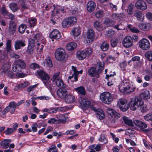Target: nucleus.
<instances>
[{
  "label": "nucleus",
  "instance_id": "nucleus-1",
  "mask_svg": "<svg viewBox=\"0 0 152 152\" xmlns=\"http://www.w3.org/2000/svg\"><path fill=\"white\" fill-rule=\"evenodd\" d=\"M37 75H38L45 86L48 88L51 86L50 81V77L44 71L42 70L37 71L36 72Z\"/></svg>",
  "mask_w": 152,
  "mask_h": 152
},
{
  "label": "nucleus",
  "instance_id": "nucleus-2",
  "mask_svg": "<svg viewBox=\"0 0 152 152\" xmlns=\"http://www.w3.org/2000/svg\"><path fill=\"white\" fill-rule=\"evenodd\" d=\"M99 66L96 68L92 67L88 69V72L89 75L92 77L96 76L97 78L99 77V74L101 73L104 69V65L99 63Z\"/></svg>",
  "mask_w": 152,
  "mask_h": 152
},
{
  "label": "nucleus",
  "instance_id": "nucleus-3",
  "mask_svg": "<svg viewBox=\"0 0 152 152\" xmlns=\"http://www.w3.org/2000/svg\"><path fill=\"white\" fill-rule=\"evenodd\" d=\"M128 83L126 82V80L123 81L121 83V86H119V90L121 92L124 94L129 93L133 92L135 88L133 86H130L128 85Z\"/></svg>",
  "mask_w": 152,
  "mask_h": 152
},
{
  "label": "nucleus",
  "instance_id": "nucleus-4",
  "mask_svg": "<svg viewBox=\"0 0 152 152\" xmlns=\"http://www.w3.org/2000/svg\"><path fill=\"white\" fill-rule=\"evenodd\" d=\"M101 100L104 103L110 104L113 100V96L111 94L108 92L102 93L100 96Z\"/></svg>",
  "mask_w": 152,
  "mask_h": 152
},
{
  "label": "nucleus",
  "instance_id": "nucleus-5",
  "mask_svg": "<svg viewBox=\"0 0 152 152\" xmlns=\"http://www.w3.org/2000/svg\"><path fill=\"white\" fill-rule=\"evenodd\" d=\"M66 56L65 51L62 48H58L55 53L56 58L58 61L64 60Z\"/></svg>",
  "mask_w": 152,
  "mask_h": 152
},
{
  "label": "nucleus",
  "instance_id": "nucleus-6",
  "mask_svg": "<svg viewBox=\"0 0 152 152\" xmlns=\"http://www.w3.org/2000/svg\"><path fill=\"white\" fill-rule=\"evenodd\" d=\"M133 124L145 133L148 132L150 131L148 129H144L147 127V125L146 124L140 120H134L133 121Z\"/></svg>",
  "mask_w": 152,
  "mask_h": 152
},
{
  "label": "nucleus",
  "instance_id": "nucleus-7",
  "mask_svg": "<svg viewBox=\"0 0 152 152\" xmlns=\"http://www.w3.org/2000/svg\"><path fill=\"white\" fill-rule=\"evenodd\" d=\"M139 45L140 48L143 50H147L150 47L149 41L145 39H143L140 40L139 42Z\"/></svg>",
  "mask_w": 152,
  "mask_h": 152
},
{
  "label": "nucleus",
  "instance_id": "nucleus-8",
  "mask_svg": "<svg viewBox=\"0 0 152 152\" xmlns=\"http://www.w3.org/2000/svg\"><path fill=\"white\" fill-rule=\"evenodd\" d=\"M80 106L83 109L85 110L88 108L91 104L89 100L80 97L79 99Z\"/></svg>",
  "mask_w": 152,
  "mask_h": 152
},
{
  "label": "nucleus",
  "instance_id": "nucleus-9",
  "mask_svg": "<svg viewBox=\"0 0 152 152\" xmlns=\"http://www.w3.org/2000/svg\"><path fill=\"white\" fill-rule=\"evenodd\" d=\"M118 106L121 110L123 112L126 111L128 109L129 106L127 103V101L124 99H121L119 100Z\"/></svg>",
  "mask_w": 152,
  "mask_h": 152
},
{
  "label": "nucleus",
  "instance_id": "nucleus-10",
  "mask_svg": "<svg viewBox=\"0 0 152 152\" xmlns=\"http://www.w3.org/2000/svg\"><path fill=\"white\" fill-rule=\"evenodd\" d=\"M49 37L52 39V41L53 42L54 39H58L61 38V36L59 30L54 29L50 33Z\"/></svg>",
  "mask_w": 152,
  "mask_h": 152
},
{
  "label": "nucleus",
  "instance_id": "nucleus-11",
  "mask_svg": "<svg viewBox=\"0 0 152 152\" xmlns=\"http://www.w3.org/2000/svg\"><path fill=\"white\" fill-rule=\"evenodd\" d=\"M122 44L125 47L129 48L132 46L133 44V39L130 36H126L124 39Z\"/></svg>",
  "mask_w": 152,
  "mask_h": 152
},
{
  "label": "nucleus",
  "instance_id": "nucleus-12",
  "mask_svg": "<svg viewBox=\"0 0 152 152\" xmlns=\"http://www.w3.org/2000/svg\"><path fill=\"white\" fill-rule=\"evenodd\" d=\"M95 33L92 29H88L86 34V41L88 43L91 44L93 41Z\"/></svg>",
  "mask_w": 152,
  "mask_h": 152
},
{
  "label": "nucleus",
  "instance_id": "nucleus-13",
  "mask_svg": "<svg viewBox=\"0 0 152 152\" xmlns=\"http://www.w3.org/2000/svg\"><path fill=\"white\" fill-rule=\"evenodd\" d=\"M135 6L137 9L142 10H145L147 8L146 3L143 0H138L135 3Z\"/></svg>",
  "mask_w": 152,
  "mask_h": 152
},
{
  "label": "nucleus",
  "instance_id": "nucleus-14",
  "mask_svg": "<svg viewBox=\"0 0 152 152\" xmlns=\"http://www.w3.org/2000/svg\"><path fill=\"white\" fill-rule=\"evenodd\" d=\"M68 88H60L57 90V93L58 95L61 98H65L68 94L67 90H69Z\"/></svg>",
  "mask_w": 152,
  "mask_h": 152
},
{
  "label": "nucleus",
  "instance_id": "nucleus-15",
  "mask_svg": "<svg viewBox=\"0 0 152 152\" xmlns=\"http://www.w3.org/2000/svg\"><path fill=\"white\" fill-rule=\"evenodd\" d=\"M96 7V3L92 1H88L86 5L87 11L89 12H91L95 10Z\"/></svg>",
  "mask_w": 152,
  "mask_h": 152
},
{
  "label": "nucleus",
  "instance_id": "nucleus-16",
  "mask_svg": "<svg viewBox=\"0 0 152 152\" xmlns=\"http://www.w3.org/2000/svg\"><path fill=\"white\" fill-rule=\"evenodd\" d=\"M93 110L96 112V116L97 118L100 120L104 119L105 115L102 110L100 109L96 110L95 107L93 108Z\"/></svg>",
  "mask_w": 152,
  "mask_h": 152
},
{
  "label": "nucleus",
  "instance_id": "nucleus-17",
  "mask_svg": "<svg viewBox=\"0 0 152 152\" xmlns=\"http://www.w3.org/2000/svg\"><path fill=\"white\" fill-rule=\"evenodd\" d=\"M16 29V25L13 21H10L9 28V31L11 35H13L15 32Z\"/></svg>",
  "mask_w": 152,
  "mask_h": 152
},
{
  "label": "nucleus",
  "instance_id": "nucleus-18",
  "mask_svg": "<svg viewBox=\"0 0 152 152\" xmlns=\"http://www.w3.org/2000/svg\"><path fill=\"white\" fill-rule=\"evenodd\" d=\"M134 16L136 17L137 20L139 21H142L144 18V15L142 12L139 10H136L134 13Z\"/></svg>",
  "mask_w": 152,
  "mask_h": 152
},
{
  "label": "nucleus",
  "instance_id": "nucleus-19",
  "mask_svg": "<svg viewBox=\"0 0 152 152\" xmlns=\"http://www.w3.org/2000/svg\"><path fill=\"white\" fill-rule=\"evenodd\" d=\"M107 112L112 117L118 118L120 117V114L115 110L109 108L107 110Z\"/></svg>",
  "mask_w": 152,
  "mask_h": 152
},
{
  "label": "nucleus",
  "instance_id": "nucleus-20",
  "mask_svg": "<svg viewBox=\"0 0 152 152\" xmlns=\"http://www.w3.org/2000/svg\"><path fill=\"white\" fill-rule=\"evenodd\" d=\"M68 117L62 114L59 115L57 117V123L60 124L62 123L65 124L66 122V120L68 119Z\"/></svg>",
  "mask_w": 152,
  "mask_h": 152
},
{
  "label": "nucleus",
  "instance_id": "nucleus-21",
  "mask_svg": "<svg viewBox=\"0 0 152 152\" xmlns=\"http://www.w3.org/2000/svg\"><path fill=\"white\" fill-rule=\"evenodd\" d=\"M11 142L12 140L11 139H4L3 141L0 142V145L2 148L4 149H6L8 148L10 143Z\"/></svg>",
  "mask_w": 152,
  "mask_h": 152
},
{
  "label": "nucleus",
  "instance_id": "nucleus-22",
  "mask_svg": "<svg viewBox=\"0 0 152 152\" xmlns=\"http://www.w3.org/2000/svg\"><path fill=\"white\" fill-rule=\"evenodd\" d=\"M26 45L25 42L23 40H18L15 42L14 45L15 50L19 49L21 47Z\"/></svg>",
  "mask_w": 152,
  "mask_h": 152
},
{
  "label": "nucleus",
  "instance_id": "nucleus-23",
  "mask_svg": "<svg viewBox=\"0 0 152 152\" xmlns=\"http://www.w3.org/2000/svg\"><path fill=\"white\" fill-rule=\"evenodd\" d=\"M77 57L80 60H82L85 58L86 57V52L84 50L78 51L76 53Z\"/></svg>",
  "mask_w": 152,
  "mask_h": 152
},
{
  "label": "nucleus",
  "instance_id": "nucleus-24",
  "mask_svg": "<svg viewBox=\"0 0 152 152\" xmlns=\"http://www.w3.org/2000/svg\"><path fill=\"white\" fill-rule=\"evenodd\" d=\"M56 86L62 88H66L67 85L65 84L61 78H58L55 81Z\"/></svg>",
  "mask_w": 152,
  "mask_h": 152
},
{
  "label": "nucleus",
  "instance_id": "nucleus-25",
  "mask_svg": "<svg viewBox=\"0 0 152 152\" xmlns=\"http://www.w3.org/2000/svg\"><path fill=\"white\" fill-rule=\"evenodd\" d=\"M129 106L132 110H135L137 109V106L135 98H133L132 99L129 103Z\"/></svg>",
  "mask_w": 152,
  "mask_h": 152
},
{
  "label": "nucleus",
  "instance_id": "nucleus-26",
  "mask_svg": "<svg viewBox=\"0 0 152 152\" xmlns=\"http://www.w3.org/2000/svg\"><path fill=\"white\" fill-rule=\"evenodd\" d=\"M77 46V45L75 42H72L67 44L66 48L69 51H72L74 50Z\"/></svg>",
  "mask_w": 152,
  "mask_h": 152
},
{
  "label": "nucleus",
  "instance_id": "nucleus-27",
  "mask_svg": "<svg viewBox=\"0 0 152 152\" xmlns=\"http://www.w3.org/2000/svg\"><path fill=\"white\" fill-rule=\"evenodd\" d=\"M75 90L80 94L82 95H85L86 94V91L85 88L83 86H80L75 88Z\"/></svg>",
  "mask_w": 152,
  "mask_h": 152
},
{
  "label": "nucleus",
  "instance_id": "nucleus-28",
  "mask_svg": "<svg viewBox=\"0 0 152 152\" xmlns=\"http://www.w3.org/2000/svg\"><path fill=\"white\" fill-rule=\"evenodd\" d=\"M75 97L72 94H67L65 98V101L68 103H72L75 101Z\"/></svg>",
  "mask_w": 152,
  "mask_h": 152
},
{
  "label": "nucleus",
  "instance_id": "nucleus-29",
  "mask_svg": "<svg viewBox=\"0 0 152 152\" xmlns=\"http://www.w3.org/2000/svg\"><path fill=\"white\" fill-rule=\"evenodd\" d=\"M140 97L142 99H149L150 95L149 91H146L140 94Z\"/></svg>",
  "mask_w": 152,
  "mask_h": 152
},
{
  "label": "nucleus",
  "instance_id": "nucleus-30",
  "mask_svg": "<svg viewBox=\"0 0 152 152\" xmlns=\"http://www.w3.org/2000/svg\"><path fill=\"white\" fill-rule=\"evenodd\" d=\"M150 26L149 23H140L138 25L139 28L141 30L143 31H147L149 29L148 27Z\"/></svg>",
  "mask_w": 152,
  "mask_h": 152
},
{
  "label": "nucleus",
  "instance_id": "nucleus-31",
  "mask_svg": "<svg viewBox=\"0 0 152 152\" xmlns=\"http://www.w3.org/2000/svg\"><path fill=\"white\" fill-rule=\"evenodd\" d=\"M67 18L70 27L75 24L77 21V18L75 17H69Z\"/></svg>",
  "mask_w": 152,
  "mask_h": 152
},
{
  "label": "nucleus",
  "instance_id": "nucleus-32",
  "mask_svg": "<svg viewBox=\"0 0 152 152\" xmlns=\"http://www.w3.org/2000/svg\"><path fill=\"white\" fill-rule=\"evenodd\" d=\"M109 47V44L106 42L104 41L101 44L100 48L102 51H106L107 50Z\"/></svg>",
  "mask_w": 152,
  "mask_h": 152
},
{
  "label": "nucleus",
  "instance_id": "nucleus-33",
  "mask_svg": "<svg viewBox=\"0 0 152 152\" xmlns=\"http://www.w3.org/2000/svg\"><path fill=\"white\" fill-rule=\"evenodd\" d=\"M80 29V28L79 27L74 28L72 31L73 35L74 37H77L79 36L81 33Z\"/></svg>",
  "mask_w": 152,
  "mask_h": 152
},
{
  "label": "nucleus",
  "instance_id": "nucleus-34",
  "mask_svg": "<svg viewBox=\"0 0 152 152\" xmlns=\"http://www.w3.org/2000/svg\"><path fill=\"white\" fill-rule=\"evenodd\" d=\"M12 68L13 71L16 72H20L21 70L19 65L16 62L12 65Z\"/></svg>",
  "mask_w": 152,
  "mask_h": 152
},
{
  "label": "nucleus",
  "instance_id": "nucleus-35",
  "mask_svg": "<svg viewBox=\"0 0 152 152\" xmlns=\"http://www.w3.org/2000/svg\"><path fill=\"white\" fill-rule=\"evenodd\" d=\"M134 7V5L132 3L128 5L127 8V12L129 15H132L133 13V9Z\"/></svg>",
  "mask_w": 152,
  "mask_h": 152
},
{
  "label": "nucleus",
  "instance_id": "nucleus-36",
  "mask_svg": "<svg viewBox=\"0 0 152 152\" xmlns=\"http://www.w3.org/2000/svg\"><path fill=\"white\" fill-rule=\"evenodd\" d=\"M9 108L12 107L13 108L11 111V113H13L15 111V110L16 108L15 107V103L14 102H11L9 104V105L7 107V109Z\"/></svg>",
  "mask_w": 152,
  "mask_h": 152
},
{
  "label": "nucleus",
  "instance_id": "nucleus-37",
  "mask_svg": "<svg viewBox=\"0 0 152 152\" xmlns=\"http://www.w3.org/2000/svg\"><path fill=\"white\" fill-rule=\"evenodd\" d=\"M28 22L31 27H34L37 24V20L36 18H31L29 19Z\"/></svg>",
  "mask_w": 152,
  "mask_h": 152
},
{
  "label": "nucleus",
  "instance_id": "nucleus-38",
  "mask_svg": "<svg viewBox=\"0 0 152 152\" xmlns=\"http://www.w3.org/2000/svg\"><path fill=\"white\" fill-rule=\"evenodd\" d=\"M123 120L125 123L126 124L131 126H133L132 121L128 118L126 116L124 117Z\"/></svg>",
  "mask_w": 152,
  "mask_h": 152
},
{
  "label": "nucleus",
  "instance_id": "nucleus-39",
  "mask_svg": "<svg viewBox=\"0 0 152 152\" xmlns=\"http://www.w3.org/2000/svg\"><path fill=\"white\" fill-rule=\"evenodd\" d=\"M79 74H72L71 76L68 77V79L71 80L72 82H76L78 80V77Z\"/></svg>",
  "mask_w": 152,
  "mask_h": 152
},
{
  "label": "nucleus",
  "instance_id": "nucleus-40",
  "mask_svg": "<svg viewBox=\"0 0 152 152\" xmlns=\"http://www.w3.org/2000/svg\"><path fill=\"white\" fill-rule=\"evenodd\" d=\"M16 62L19 65L21 69L26 68V64L23 61L21 60H18L16 61Z\"/></svg>",
  "mask_w": 152,
  "mask_h": 152
},
{
  "label": "nucleus",
  "instance_id": "nucleus-41",
  "mask_svg": "<svg viewBox=\"0 0 152 152\" xmlns=\"http://www.w3.org/2000/svg\"><path fill=\"white\" fill-rule=\"evenodd\" d=\"M10 9L14 12L17 11L19 8L17 4L15 3H11L9 5Z\"/></svg>",
  "mask_w": 152,
  "mask_h": 152
},
{
  "label": "nucleus",
  "instance_id": "nucleus-42",
  "mask_svg": "<svg viewBox=\"0 0 152 152\" xmlns=\"http://www.w3.org/2000/svg\"><path fill=\"white\" fill-rule=\"evenodd\" d=\"M27 28V26L24 24H21L18 27V31L21 34H23Z\"/></svg>",
  "mask_w": 152,
  "mask_h": 152
},
{
  "label": "nucleus",
  "instance_id": "nucleus-43",
  "mask_svg": "<svg viewBox=\"0 0 152 152\" xmlns=\"http://www.w3.org/2000/svg\"><path fill=\"white\" fill-rule=\"evenodd\" d=\"M145 56L149 61H152V51H148L145 53Z\"/></svg>",
  "mask_w": 152,
  "mask_h": 152
},
{
  "label": "nucleus",
  "instance_id": "nucleus-44",
  "mask_svg": "<svg viewBox=\"0 0 152 152\" xmlns=\"http://www.w3.org/2000/svg\"><path fill=\"white\" fill-rule=\"evenodd\" d=\"M62 25L64 28H68L70 27L67 18L64 19L62 22Z\"/></svg>",
  "mask_w": 152,
  "mask_h": 152
},
{
  "label": "nucleus",
  "instance_id": "nucleus-45",
  "mask_svg": "<svg viewBox=\"0 0 152 152\" xmlns=\"http://www.w3.org/2000/svg\"><path fill=\"white\" fill-rule=\"evenodd\" d=\"M114 27L118 30H123L125 29V27L121 23H119L117 25L113 26Z\"/></svg>",
  "mask_w": 152,
  "mask_h": 152
},
{
  "label": "nucleus",
  "instance_id": "nucleus-46",
  "mask_svg": "<svg viewBox=\"0 0 152 152\" xmlns=\"http://www.w3.org/2000/svg\"><path fill=\"white\" fill-rule=\"evenodd\" d=\"M127 27L130 31L132 32L138 33L140 32L138 28H135L131 25H128Z\"/></svg>",
  "mask_w": 152,
  "mask_h": 152
},
{
  "label": "nucleus",
  "instance_id": "nucleus-47",
  "mask_svg": "<svg viewBox=\"0 0 152 152\" xmlns=\"http://www.w3.org/2000/svg\"><path fill=\"white\" fill-rule=\"evenodd\" d=\"M47 66L49 67H51L53 66V64L51 57L50 56L48 57L45 59Z\"/></svg>",
  "mask_w": 152,
  "mask_h": 152
},
{
  "label": "nucleus",
  "instance_id": "nucleus-48",
  "mask_svg": "<svg viewBox=\"0 0 152 152\" xmlns=\"http://www.w3.org/2000/svg\"><path fill=\"white\" fill-rule=\"evenodd\" d=\"M104 24L106 25H108L110 26H113L115 23V21L112 20L111 19H107L104 22Z\"/></svg>",
  "mask_w": 152,
  "mask_h": 152
},
{
  "label": "nucleus",
  "instance_id": "nucleus-49",
  "mask_svg": "<svg viewBox=\"0 0 152 152\" xmlns=\"http://www.w3.org/2000/svg\"><path fill=\"white\" fill-rule=\"evenodd\" d=\"M140 58L138 56H135L133 57L132 58V61H138L139 62L138 63V65L139 66L141 65L142 64V61H140Z\"/></svg>",
  "mask_w": 152,
  "mask_h": 152
},
{
  "label": "nucleus",
  "instance_id": "nucleus-50",
  "mask_svg": "<svg viewBox=\"0 0 152 152\" xmlns=\"http://www.w3.org/2000/svg\"><path fill=\"white\" fill-rule=\"evenodd\" d=\"M7 50L8 52L11 51V41L10 40L7 41L6 43Z\"/></svg>",
  "mask_w": 152,
  "mask_h": 152
},
{
  "label": "nucleus",
  "instance_id": "nucleus-51",
  "mask_svg": "<svg viewBox=\"0 0 152 152\" xmlns=\"http://www.w3.org/2000/svg\"><path fill=\"white\" fill-rule=\"evenodd\" d=\"M118 41L117 39H111L110 41L111 45L113 48L116 47L118 43Z\"/></svg>",
  "mask_w": 152,
  "mask_h": 152
},
{
  "label": "nucleus",
  "instance_id": "nucleus-52",
  "mask_svg": "<svg viewBox=\"0 0 152 152\" xmlns=\"http://www.w3.org/2000/svg\"><path fill=\"white\" fill-rule=\"evenodd\" d=\"M30 68L32 69L35 70L40 68L39 65L36 63H32L30 65Z\"/></svg>",
  "mask_w": 152,
  "mask_h": 152
},
{
  "label": "nucleus",
  "instance_id": "nucleus-53",
  "mask_svg": "<svg viewBox=\"0 0 152 152\" xmlns=\"http://www.w3.org/2000/svg\"><path fill=\"white\" fill-rule=\"evenodd\" d=\"M147 106L146 104H142L140 107V110L142 113L146 112L148 110Z\"/></svg>",
  "mask_w": 152,
  "mask_h": 152
},
{
  "label": "nucleus",
  "instance_id": "nucleus-54",
  "mask_svg": "<svg viewBox=\"0 0 152 152\" xmlns=\"http://www.w3.org/2000/svg\"><path fill=\"white\" fill-rule=\"evenodd\" d=\"M103 11L102 10H98L95 13V16L97 18H101L103 14Z\"/></svg>",
  "mask_w": 152,
  "mask_h": 152
},
{
  "label": "nucleus",
  "instance_id": "nucleus-55",
  "mask_svg": "<svg viewBox=\"0 0 152 152\" xmlns=\"http://www.w3.org/2000/svg\"><path fill=\"white\" fill-rule=\"evenodd\" d=\"M99 141L103 142L104 144H106L107 142V140L103 134H101L100 137L99 138Z\"/></svg>",
  "mask_w": 152,
  "mask_h": 152
},
{
  "label": "nucleus",
  "instance_id": "nucleus-56",
  "mask_svg": "<svg viewBox=\"0 0 152 152\" xmlns=\"http://www.w3.org/2000/svg\"><path fill=\"white\" fill-rule=\"evenodd\" d=\"M135 100L136 101L137 108L138 107H140L144 104L143 101L140 99H139L138 98H135Z\"/></svg>",
  "mask_w": 152,
  "mask_h": 152
},
{
  "label": "nucleus",
  "instance_id": "nucleus-57",
  "mask_svg": "<svg viewBox=\"0 0 152 152\" xmlns=\"http://www.w3.org/2000/svg\"><path fill=\"white\" fill-rule=\"evenodd\" d=\"M115 31L112 30L110 29L107 31V36L110 38L112 37L115 34Z\"/></svg>",
  "mask_w": 152,
  "mask_h": 152
},
{
  "label": "nucleus",
  "instance_id": "nucleus-58",
  "mask_svg": "<svg viewBox=\"0 0 152 152\" xmlns=\"http://www.w3.org/2000/svg\"><path fill=\"white\" fill-rule=\"evenodd\" d=\"M42 34L40 33H37L35 34L34 36V40L37 41L41 39L40 38L41 37Z\"/></svg>",
  "mask_w": 152,
  "mask_h": 152
},
{
  "label": "nucleus",
  "instance_id": "nucleus-59",
  "mask_svg": "<svg viewBox=\"0 0 152 152\" xmlns=\"http://www.w3.org/2000/svg\"><path fill=\"white\" fill-rule=\"evenodd\" d=\"M94 26L95 28L96 29L99 30L101 26L100 23L97 20L95 21L94 23Z\"/></svg>",
  "mask_w": 152,
  "mask_h": 152
},
{
  "label": "nucleus",
  "instance_id": "nucleus-60",
  "mask_svg": "<svg viewBox=\"0 0 152 152\" xmlns=\"http://www.w3.org/2000/svg\"><path fill=\"white\" fill-rule=\"evenodd\" d=\"M144 119L147 121L149 120L152 121V113H149L146 115L144 116Z\"/></svg>",
  "mask_w": 152,
  "mask_h": 152
},
{
  "label": "nucleus",
  "instance_id": "nucleus-61",
  "mask_svg": "<svg viewBox=\"0 0 152 152\" xmlns=\"http://www.w3.org/2000/svg\"><path fill=\"white\" fill-rule=\"evenodd\" d=\"M14 132V131L12 130V129L8 128L4 132L5 134L7 135L13 133Z\"/></svg>",
  "mask_w": 152,
  "mask_h": 152
},
{
  "label": "nucleus",
  "instance_id": "nucleus-62",
  "mask_svg": "<svg viewBox=\"0 0 152 152\" xmlns=\"http://www.w3.org/2000/svg\"><path fill=\"white\" fill-rule=\"evenodd\" d=\"M118 20H122L126 17V15L124 13H121L120 14H118Z\"/></svg>",
  "mask_w": 152,
  "mask_h": 152
},
{
  "label": "nucleus",
  "instance_id": "nucleus-63",
  "mask_svg": "<svg viewBox=\"0 0 152 152\" xmlns=\"http://www.w3.org/2000/svg\"><path fill=\"white\" fill-rule=\"evenodd\" d=\"M37 49L38 51L39 52H41L42 51L43 46V45H40V44L39 43H37Z\"/></svg>",
  "mask_w": 152,
  "mask_h": 152
},
{
  "label": "nucleus",
  "instance_id": "nucleus-64",
  "mask_svg": "<svg viewBox=\"0 0 152 152\" xmlns=\"http://www.w3.org/2000/svg\"><path fill=\"white\" fill-rule=\"evenodd\" d=\"M34 39H30L29 41L28 45L34 47L35 45V42Z\"/></svg>",
  "mask_w": 152,
  "mask_h": 152
}]
</instances>
